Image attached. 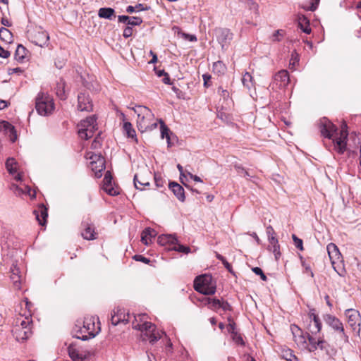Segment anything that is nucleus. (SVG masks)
Returning <instances> with one entry per match:
<instances>
[{
	"label": "nucleus",
	"instance_id": "1",
	"mask_svg": "<svg viewBox=\"0 0 361 361\" xmlns=\"http://www.w3.org/2000/svg\"><path fill=\"white\" fill-rule=\"evenodd\" d=\"M318 125L321 135L331 140L329 145L324 142V145L328 150L335 151L339 154H343L347 149L348 137L347 123L344 121L341 124L339 132H338L337 126L326 117L321 118Z\"/></svg>",
	"mask_w": 361,
	"mask_h": 361
},
{
	"label": "nucleus",
	"instance_id": "2",
	"mask_svg": "<svg viewBox=\"0 0 361 361\" xmlns=\"http://www.w3.org/2000/svg\"><path fill=\"white\" fill-rule=\"evenodd\" d=\"M146 317L145 314L135 317V321L133 322V328L141 331L142 341H149L153 345L161 338L164 332L158 330L155 324L144 321Z\"/></svg>",
	"mask_w": 361,
	"mask_h": 361
},
{
	"label": "nucleus",
	"instance_id": "3",
	"mask_svg": "<svg viewBox=\"0 0 361 361\" xmlns=\"http://www.w3.org/2000/svg\"><path fill=\"white\" fill-rule=\"evenodd\" d=\"M137 115V128L141 133L147 130H152L157 127V123H151L150 121L153 117L151 110L144 106H137L133 109Z\"/></svg>",
	"mask_w": 361,
	"mask_h": 361
},
{
	"label": "nucleus",
	"instance_id": "4",
	"mask_svg": "<svg viewBox=\"0 0 361 361\" xmlns=\"http://www.w3.org/2000/svg\"><path fill=\"white\" fill-rule=\"evenodd\" d=\"M194 289L203 295H213L216 292V281L210 274H202L194 280Z\"/></svg>",
	"mask_w": 361,
	"mask_h": 361
},
{
	"label": "nucleus",
	"instance_id": "5",
	"mask_svg": "<svg viewBox=\"0 0 361 361\" xmlns=\"http://www.w3.org/2000/svg\"><path fill=\"white\" fill-rule=\"evenodd\" d=\"M35 109L42 116L51 114L54 109L53 99L48 94L39 92L35 99Z\"/></svg>",
	"mask_w": 361,
	"mask_h": 361
},
{
	"label": "nucleus",
	"instance_id": "6",
	"mask_svg": "<svg viewBox=\"0 0 361 361\" xmlns=\"http://www.w3.org/2000/svg\"><path fill=\"white\" fill-rule=\"evenodd\" d=\"M323 319L327 326L339 335L341 341L345 343L349 342V336L345 332L344 325L338 317L331 314H325L323 315Z\"/></svg>",
	"mask_w": 361,
	"mask_h": 361
},
{
	"label": "nucleus",
	"instance_id": "7",
	"mask_svg": "<svg viewBox=\"0 0 361 361\" xmlns=\"http://www.w3.org/2000/svg\"><path fill=\"white\" fill-rule=\"evenodd\" d=\"M308 341L310 343V352H314L319 349L324 351L327 355L331 356L336 351L331 345L324 339V336L316 338L312 335L307 334Z\"/></svg>",
	"mask_w": 361,
	"mask_h": 361
},
{
	"label": "nucleus",
	"instance_id": "8",
	"mask_svg": "<svg viewBox=\"0 0 361 361\" xmlns=\"http://www.w3.org/2000/svg\"><path fill=\"white\" fill-rule=\"evenodd\" d=\"M97 121L94 116H89L80 122L78 129V135L80 138L88 140L94 135L97 129Z\"/></svg>",
	"mask_w": 361,
	"mask_h": 361
},
{
	"label": "nucleus",
	"instance_id": "9",
	"mask_svg": "<svg viewBox=\"0 0 361 361\" xmlns=\"http://www.w3.org/2000/svg\"><path fill=\"white\" fill-rule=\"evenodd\" d=\"M94 321V317H85L83 322V327L80 329V332L87 333V335L77 336L76 338L82 341L94 338L99 331V327L96 328Z\"/></svg>",
	"mask_w": 361,
	"mask_h": 361
},
{
	"label": "nucleus",
	"instance_id": "10",
	"mask_svg": "<svg viewBox=\"0 0 361 361\" xmlns=\"http://www.w3.org/2000/svg\"><path fill=\"white\" fill-rule=\"evenodd\" d=\"M291 331L294 341L298 346L300 348L306 349L310 352V343L307 338V334L310 333L307 331L304 334L302 329L296 325H293L291 326Z\"/></svg>",
	"mask_w": 361,
	"mask_h": 361
},
{
	"label": "nucleus",
	"instance_id": "11",
	"mask_svg": "<svg viewBox=\"0 0 361 361\" xmlns=\"http://www.w3.org/2000/svg\"><path fill=\"white\" fill-rule=\"evenodd\" d=\"M309 324L307 326V329L310 333V335L313 336L319 334L322 328V324L320 318L314 309H310L308 313Z\"/></svg>",
	"mask_w": 361,
	"mask_h": 361
},
{
	"label": "nucleus",
	"instance_id": "12",
	"mask_svg": "<svg viewBox=\"0 0 361 361\" xmlns=\"http://www.w3.org/2000/svg\"><path fill=\"white\" fill-rule=\"evenodd\" d=\"M80 232L82 237L85 240H92L97 238L98 233L95 231L94 224L90 219H87L82 221Z\"/></svg>",
	"mask_w": 361,
	"mask_h": 361
},
{
	"label": "nucleus",
	"instance_id": "13",
	"mask_svg": "<svg viewBox=\"0 0 361 361\" xmlns=\"http://www.w3.org/2000/svg\"><path fill=\"white\" fill-rule=\"evenodd\" d=\"M216 39L222 49H226L233 39V33L227 28H216L215 30Z\"/></svg>",
	"mask_w": 361,
	"mask_h": 361
},
{
	"label": "nucleus",
	"instance_id": "14",
	"mask_svg": "<svg viewBox=\"0 0 361 361\" xmlns=\"http://www.w3.org/2000/svg\"><path fill=\"white\" fill-rule=\"evenodd\" d=\"M290 82L289 73L286 70H281L275 74L271 83L272 89H281L286 87Z\"/></svg>",
	"mask_w": 361,
	"mask_h": 361
},
{
	"label": "nucleus",
	"instance_id": "15",
	"mask_svg": "<svg viewBox=\"0 0 361 361\" xmlns=\"http://www.w3.org/2000/svg\"><path fill=\"white\" fill-rule=\"evenodd\" d=\"M78 110L87 112L92 111L93 104L89 94L85 92L80 93L78 96Z\"/></svg>",
	"mask_w": 361,
	"mask_h": 361
},
{
	"label": "nucleus",
	"instance_id": "16",
	"mask_svg": "<svg viewBox=\"0 0 361 361\" xmlns=\"http://www.w3.org/2000/svg\"><path fill=\"white\" fill-rule=\"evenodd\" d=\"M68 353L73 361H85L89 357V353L80 352L74 343L68 346Z\"/></svg>",
	"mask_w": 361,
	"mask_h": 361
},
{
	"label": "nucleus",
	"instance_id": "17",
	"mask_svg": "<svg viewBox=\"0 0 361 361\" xmlns=\"http://www.w3.org/2000/svg\"><path fill=\"white\" fill-rule=\"evenodd\" d=\"M12 333L16 341L23 342L32 334V330L26 327H20L19 324H15Z\"/></svg>",
	"mask_w": 361,
	"mask_h": 361
},
{
	"label": "nucleus",
	"instance_id": "18",
	"mask_svg": "<svg viewBox=\"0 0 361 361\" xmlns=\"http://www.w3.org/2000/svg\"><path fill=\"white\" fill-rule=\"evenodd\" d=\"M31 37V42L40 47L47 46L49 40V34L46 31L43 30L35 32Z\"/></svg>",
	"mask_w": 361,
	"mask_h": 361
},
{
	"label": "nucleus",
	"instance_id": "19",
	"mask_svg": "<svg viewBox=\"0 0 361 361\" xmlns=\"http://www.w3.org/2000/svg\"><path fill=\"white\" fill-rule=\"evenodd\" d=\"M345 314L348 318V323L353 329H355L356 325L360 326L361 317L360 312L353 309H348L345 311Z\"/></svg>",
	"mask_w": 361,
	"mask_h": 361
},
{
	"label": "nucleus",
	"instance_id": "20",
	"mask_svg": "<svg viewBox=\"0 0 361 361\" xmlns=\"http://www.w3.org/2000/svg\"><path fill=\"white\" fill-rule=\"evenodd\" d=\"M112 176L110 171H106L104 178L103 180L104 190L110 195L115 196L119 194V192L117 189H115L112 187Z\"/></svg>",
	"mask_w": 361,
	"mask_h": 361
},
{
	"label": "nucleus",
	"instance_id": "21",
	"mask_svg": "<svg viewBox=\"0 0 361 361\" xmlns=\"http://www.w3.org/2000/svg\"><path fill=\"white\" fill-rule=\"evenodd\" d=\"M268 242L269 245L267 246V250L272 252L274 255L276 261H279L281 256V252L280 251V245L276 236H271V238L268 240Z\"/></svg>",
	"mask_w": 361,
	"mask_h": 361
},
{
	"label": "nucleus",
	"instance_id": "22",
	"mask_svg": "<svg viewBox=\"0 0 361 361\" xmlns=\"http://www.w3.org/2000/svg\"><path fill=\"white\" fill-rule=\"evenodd\" d=\"M157 243L161 246H164L169 250V247H172L177 243V238L175 235L163 234L158 237Z\"/></svg>",
	"mask_w": 361,
	"mask_h": 361
},
{
	"label": "nucleus",
	"instance_id": "23",
	"mask_svg": "<svg viewBox=\"0 0 361 361\" xmlns=\"http://www.w3.org/2000/svg\"><path fill=\"white\" fill-rule=\"evenodd\" d=\"M128 321V319L126 318L125 311L121 309L114 310L111 313V322L114 326H116L120 323H127Z\"/></svg>",
	"mask_w": 361,
	"mask_h": 361
},
{
	"label": "nucleus",
	"instance_id": "24",
	"mask_svg": "<svg viewBox=\"0 0 361 361\" xmlns=\"http://www.w3.org/2000/svg\"><path fill=\"white\" fill-rule=\"evenodd\" d=\"M169 188L177 199L183 202L185 200L184 188L176 182H170L169 183Z\"/></svg>",
	"mask_w": 361,
	"mask_h": 361
},
{
	"label": "nucleus",
	"instance_id": "25",
	"mask_svg": "<svg viewBox=\"0 0 361 361\" xmlns=\"http://www.w3.org/2000/svg\"><path fill=\"white\" fill-rule=\"evenodd\" d=\"M36 219L42 226L45 225L48 217V212L47 207L44 204H41L37 209L33 212Z\"/></svg>",
	"mask_w": 361,
	"mask_h": 361
},
{
	"label": "nucleus",
	"instance_id": "26",
	"mask_svg": "<svg viewBox=\"0 0 361 361\" xmlns=\"http://www.w3.org/2000/svg\"><path fill=\"white\" fill-rule=\"evenodd\" d=\"M0 128H4V130L8 133L10 140L15 142L17 139L16 130L13 125L8 121H3L0 122Z\"/></svg>",
	"mask_w": 361,
	"mask_h": 361
},
{
	"label": "nucleus",
	"instance_id": "27",
	"mask_svg": "<svg viewBox=\"0 0 361 361\" xmlns=\"http://www.w3.org/2000/svg\"><path fill=\"white\" fill-rule=\"evenodd\" d=\"M298 27L303 32L308 35L311 33L312 29L310 25V20L306 16L303 15L299 16L298 18Z\"/></svg>",
	"mask_w": 361,
	"mask_h": 361
},
{
	"label": "nucleus",
	"instance_id": "28",
	"mask_svg": "<svg viewBox=\"0 0 361 361\" xmlns=\"http://www.w3.org/2000/svg\"><path fill=\"white\" fill-rule=\"evenodd\" d=\"M98 16L101 18L112 20L116 18L115 11L112 8L104 7L98 11Z\"/></svg>",
	"mask_w": 361,
	"mask_h": 361
},
{
	"label": "nucleus",
	"instance_id": "29",
	"mask_svg": "<svg viewBox=\"0 0 361 361\" xmlns=\"http://www.w3.org/2000/svg\"><path fill=\"white\" fill-rule=\"evenodd\" d=\"M160 122V130H161V137L162 139L166 138L167 140L168 147H171L172 146V143L171 142L170 134H171L169 128L164 123L162 120L159 121Z\"/></svg>",
	"mask_w": 361,
	"mask_h": 361
},
{
	"label": "nucleus",
	"instance_id": "30",
	"mask_svg": "<svg viewBox=\"0 0 361 361\" xmlns=\"http://www.w3.org/2000/svg\"><path fill=\"white\" fill-rule=\"evenodd\" d=\"M92 169L95 173L97 178H100L102 176V171L105 169V159H100L96 164H91Z\"/></svg>",
	"mask_w": 361,
	"mask_h": 361
},
{
	"label": "nucleus",
	"instance_id": "31",
	"mask_svg": "<svg viewBox=\"0 0 361 361\" xmlns=\"http://www.w3.org/2000/svg\"><path fill=\"white\" fill-rule=\"evenodd\" d=\"M56 94L57 97L61 100H65L66 99V94L65 92V82L63 79H61L60 81L56 84Z\"/></svg>",
	"mask_w": 361,
	"mask_h": 361
},
{
	"label": "nucleus",
	"instance_id": "32",
	"mask_svg": "<svg viewBox=\"0 0 361 361\" xmlns=\"http://www.w3.org/2000/svg\"><path fill=\"white\" fill-rule=\"evenodd\" d=\"M27 49L21 44H18L14 54V58L18 62H23L26 56Z\"/></svg>",
	"mask_w": 361,
	"mask_h": 361
},
{
	"label": "nucleus",
	"instance_id": "33",
	"mask_svg": "<svg viewBox=\"0 0 361 361\" xmlns=\"http://www.w3.org/2000/svg\"><path fill=\"white\" fill-rule=\"evenodd\" d=\"M154 236H155V231L154 230H153L150 228H145L142 233L141 241L145 245H148V243H149L148 240H150L151 238L154 237Z\"/></svg>",
	"mask_w": 361,
	"mask_h": 361
},
{
	"label": "nucleus",
	"instance_id": "34",
	"mask_svg": "<svg viewBox=\"0 0 361 361\" xmlns=\"http://www.w3.org/2000/svg\"><path fill=\"white\" fill-rule=\"evenodd\" d=\"M32 321L29 317L19 316L16 321V324H19L20 327H26L32 330Z\"/></svg>",
	"mask_w": 361,
	"mask_h": 361
},
{
	"label": "nucleus",
	"instance_id": "35",
	"mask_svg": "<svg viewBox=\"0 0 361 361\" xmlns=\"http://www.w3.org/2000/svg\"><path fill=\"white\" fill-rule=\"evenodd\" d=\"M327 250H328L329 257L331 259H339L341 254L339 252L338 248L337 247V246L335 244L330 243L329 245H328Z\"/></svg>",
	"mask_w": 361,
	"mask_h": 361
},
{
	"label": "nucleus",
	"instance_id": "36",
	"mask_svg": "<svg viewBox=\"0 0 361 361\" xmlns=\"http://www.w3.org/2000/svg\"><path fill=\"white\" fill-rule=\"evenodd\" d=\"M281 356L287 361H299L298 358L294 355L293 351L289 348L283 349Z\"/></svg>",
	"mask_w": 361,
	"mask_h": 361
},
{
	"label": "nucleus",
	"instance_id": "37",
	"mask_svg": "<svg viewBox=\"0 0 361 361\" xmlns=\"http://www.w3.org/2000/svg\"><path fill=\"white\" fill-rule=\"evenodd\" d=\"M0 39L2 41H4L8 43H11L12 42L13 35L8 29H7L6 27H1L0 28Z\"/></svg>",
	"mask_w": 361,
	"mask_h": 361
},
{
	"label": "nucleus",
	"instance_id": "38",
	"mask_svg": "<svg viewBox=\"0 0 361 361\" xmlns=\"http://www.w3.org/2000/svg\"><path fill=\"white\" fill-rule=\"evenodd\" d=\"M212 68H213V72L214 73L218 74L219 75L224 74V73L226 71V66L221 61H218L214 62L213 63Z\"/></svg>",
	"mask_w": 361,
	"mask_h": 361
},
{
	"label": "nucleus",
	"instance_id": "39",
	"mask_svg": "<svg viewBox=\"0 0 361 361\" xmlns=\"http://www.w3.org/2000/svg\"><path fill=\"white\" fill-rule=\"evenodd\" d=\"M134 185L136 189L142 190L140 186H149L150 183L148 180L145 179L143 177H140L139 180V176L135 174L133 178Z\"/></svg>",
	"mask_w": 361,
	"mask_h": 361
},
{
	"label": "nucleus",
	"instance_id": "40",
	"mask_svg": "<svg viewBox=\"0 0 361 361\" xmlns=\"http://www.w3.org/2000/svg\"><path fill=\"white\" fill-rule=\"evenodd\" d=\"M169 250H174L179 252L188 254L190 252V248L188 246H185L178 243V241L177 240V243H174L172 247H169Z\"/></svg>",
	"mask_w": 361,
	"mask_h": 361
},
{
	"label": "nucleus",
	"instance_id": "41",
	"mask_svg": "<svg viewBox=\"0 0 361 361\" xmlns=\"http://www.w3.org/2000/svg\"><path fill=\"white\" fill-rule=\"evenodd\" d=\"M123 130L126 133L128 137L135 138L136 140V133L132 126V124L126 121L123 124Z\"/></svg>",
	"mask_w": 361,
	"mask_h": 361
},
{
	"label": "nucleus",
	"instance_id": "42",
	"mask_svg": "<svg viewBox=\"0 0 361 361\" xmlns=\"http://www.w3.org/2000/svg\"><path fill=\"white\" fill-rule=\"evenodd\" d=\"M205 300H206V304L209 305V307L211 310L216 311L220 308L221 300H220L219 299H217V298L211 299L209 298H207L205 299Z\"/></svg>",
	"mask_w": 361,
	"mask_h": 361
},
{
	"label": "nucleus",
	"instance_id": "43",
	"mask_svg": "<svg viewBox=\"0 0 361 361\" xmlns=\"http://www.w3.org/2000/svg\"><path fill=\"white\" fill-rule=\"evenodd\" d=\"M242 82L245 87L251 89L253 87L252 76L248 72H246L242 78Z\"/></svg>",
	"mask_w": 361,
	"mask_h": 361
},
{
	"label": "nucleus",
	"instance_id": "44",
	"mask_svg": "<svg viewBox=\"0 0 361 361\" xmlns=\"http://www.w3.org/2000/svg\"><path fill=\"white\" fill-rule=\"evenodd\" d=\"M148 8H149L145 6L143 4H137V5H135V6H128L126 8V12L129 13H133L137 11H147L148 10Z\"/></svg>",
	"mask_w": 361,
	"mask_h": 361
},
{
	"label": "nucleus",
	"instance_id": "45",
	"mask_svg": "<svg viewBox=\"0 0 361 361\" xmlns=\"http://www.w3.org/2000/svg\"><path fill=\"white\" fill-rule=\"evenodd\" d=\"M234 169H235L236 172L238 173V175L245 177V178H254L253 176H252L243 166H242L240 164H235Z\"/></svg>",
	"mask_w": 361,
	"mask_h": 361
},
{
	"label": "nucleus",
	"instance_id": "46",
	"mask_svg": "<svg viewBox=\"0 0 361 361\" xmlns=\"http://www.w3.org/2000/svg\"><path fill=\"white\" fill-rule=\"evenodd\" d=\"M16 164L15 159L13 158H8L6 161V167L9 173L13 174L17 171V169L15 166Z\"/></svg>",
	"mask_w": 361,
	"mask_h": 361
},
{
	"label": "nucleus",
	"instance_id": "47",
	"mask_svg": "<svg viewBox=\"0 0 361 361\" xmlns=\"http://www.w3.org/2000/svg\"><path fill=\"white\" fill-rule=\"evenodd\" d=\"M286 32L284 30H276L271 37V40L274 42H281L284 37Z\"/></svg>",
	"mask_w": 361,
	"mask_h": 361
},
{
	"label": "nucleus",
	"instance_id": "48",
	"mask_svg": "<svg viewBox=\"0 0 361 361\" xmlns=\"http://www.w3.org/2000/svg\"><path fill=\"white\" fill-rule=\"evenodd\" d=\"M216 258L222 262V264L224 265L225 268L230 273L233 274V275L235 274L232 269V267H231V264L228 262V261L226 259V258L224 257H223L220 254H216Z\"/></svg>",
	"mask_w": 361,
	"mask_h": 361
},
{
	"label": "nucleus",
	"instance_id": "49",
	"mask_svg": "<svg viewBox=\"0 0 361 361\" xmlns=\"http://www.w3.org/2000/svg\"><path fill=\"white\" fill-rule=\"evenodd\" d=\"M142 19L140 17H130V20L128 21V25L131 26L140 25L142 23Z\"/></svg>",
	"mask_w": 361,
	"mask_h": 361
},
{
	"label": "nucleus",
	"instance_id": "50",
	"mask_svg": "<svg viewBox=\"0 0 361 361\" xmlns=\"http://www.w3.org/2000/svg\"><path fill=\"white\" fill-rule=\"evenodd\" d=\"M154 178L157 188H159L164 186L166 180L160 175L155 173Z\"/></svg>",
	"mask_w": 361,
	"mask_h": 361
},
{
	"label": "nucleus",
	"instance_id": "51",
	"mask_svg": "<svg viewBox=\"0 0 361 361\" xmlns=\"http://www.w3.org/2000/svg\"><path fill=\"white\" fill-rule=\"evenodd\" d=\"M90 154L87 158L91 160L90 164H96L100 159H104L100 154H96L93 152L87 153V155Z\"/></svg>",
	"mask_w": 361,
	"mask_h": 361
},
{
	"label": "nucleus",
	"instance_id": "52",
	"mask_svg": "<svg viewBox=\"0 0 361 361\" xmlns=\"http://www.w3.org/2000/svg\"><path fill=\"white\" fill-rule=\"evenodd\" d=\"M11 190L14 192V194L16 196H21L22 195L25 194L24 190L14 183L11 185Z\"/></svg>",
	"mask_w": 361,
	"mask_h": 361
},
{
	"label": "nucleus",
	"instance_id": "53",
	"mask_svg": "<svg viewBox=\"0 0 361 361\" xmlns=\"http://www.w3.org/2000/svg\"><path fill=\"white\" fill-rule=\"evenodd\" d=\"M292 238L295 247L300 250H303V243L302 239L298 238L295 234L292 235Z\"/></svg>",
	"mask_w": 361,
	"mask_h": 361
},
{
	"label": "nucleus",
	"instance_id": "54",
	"mask_svg": "<svg viewBox=\"0 0 361 361\" xmlns=\"http://www.w3.org/2000/svg\"><path fill=\"white\" fill-rule=\"evenodd\" d=\"M100 135H101V133H99L97 134V135L94 137V139L91 145V147L92 149H98L102 146Z\"/></svg>",
	"mask_w": 361,
	"mask_h": 361
},
{
	"label": "nucleus",
	"instance_id": "55",
	"mask_svg": "<svg viewBox=\"0 0 361 361\" xmlns=\"http://www.w3.org/2000/svg\"><path fill=\"white\" fill-rule=\"evenodd\" d=\"M252 270L255 274L260 276L262 281H266L267 280V276L264 274L261 268L256 267H253Z\"/></svg>",
	"mask_w": 361,
	"mask_h": 361
},
{
	"label": "nucleus",
	"instance_id": "56",
	"mask_svg": "<svg viewBox=\"0 0 361 361\" xmlns=\"http://www.w3.org/2000/svg\"><path fill=\"white\" fill-rule=\"evenodd\" d=\"M228 320L229 322V324L228 325V331L231 333L232 335L234 334L235 333H237V331H235V323L233 321L232 318L229 317L228 318Z\"/></svg>",
	"mask_w": 361,
	"mask_h": 361
},
{
	"label": "nucleus",
	"instance_id": "57",
	"mask_svg": "<svg viewBox=\"0 0 361 361\" xmlns=\"http://www.w3.org/2000/svg\"><path fill=\"white\" fill-rule=\"evenodd\" d=\"M232 338L237 344L245 345V342L243 339V337L240 334H238V332L232 335Z\"/></svg>",
	"mask_w": 361,
	"mask_h": 361
},
{
	"label": "nucleus",
	"instance_id": "58",
	"mask_svg": "<svg viewBox=\"0 0 361 361\" xmlns=\"http://www.w3.org/2000/svg\"><path fill=\"white\" fill-rule=\"evenodd\" d=\"M202 78L204 80V86L205 87H209L212 85L211 79L212 76L209 74H203Z\"/></svg>",
	"mask_w": 361,
	"mask_h": 361
},
{
	"label": "nucleus",
	"instance_id": "59",
	"mask_svg": "<svg viewBox=\"0 0 361 361\" xmlns=\"http://www.w3.org/2000/svg\"><path fill=\"white\" fill-rule=\"evenodd\" d=\"M133 259L136 261L142 262L145 264H149L150 260L149 259L141 255H135L133 256Z\"/></svg>",
	"mask_w": 361,
	"mask_h": 361
},
{
	"label": "nucleus",
	"instance_id": "60",
	"mask_svg": "<svg viewBox=\"0 0 361 361\" xmlns=\"http://www.w3.org/2000/svg\"><path fill=\"white\" fill-rule=\"evenodd\" d=\"M133 35V28L130 26H126L123 32V36L125 38H128Z\"/></svg>",
	"mask_w": 361,
	"mask_h": 361
},
{
	"label": "nucleus",
	"instance_id": "61",
	"mask_svg": "<svg viewBox=\"0 0 361 361\" xmlns=\"http://www.w3.org/2000/svg\"><path fill=\"white\" fill-rule=\"evenodd\" d=\"M266 233L267 235L268 240L270 239L271 238V236H276V232L271 226H268L267 227Z\"/></svg>",
	"mask_w": 361,
	"mask_h": 361
},
{
	"label": "nucleus",
	"instance_id": "62",
	"mask_svg": "<svg viewBox=\"0 0 361 361\" xmlns=\"http://www.w3.org/2000/svg\"><path fill=\"white\" fill-rule=\"evenodd\" d=\"M182 37L190 42H196L197 40V37L195 35H190L188 33H182Z\"/></svg>",
	"mask_w": 361,
	"mask_h": 361
},
{
	"label": "nucleus",
	"instance_id": "63",
	"mask_svg": "<svg viewBox=\"0 0 361 361\" xmlns=\"http://www.w3.org/2000/svg\"><path fill=\"white\" fill-rule=\"evenodd\" d=\"M219 94L224 99H227L229 97V92L228 90L223 89L221 87H219L217 90Z\"/></svg>",
	"mask_w": 361,
	"mask_h": 361
},
{
	"label": "nucleus",
	"instance_id": "64",
	"mask_svg": "<svg viewBox=\"0 0 361 361\" xmlns=\"http://www.w3.org/2000/svg\"><path fill=\"white\" fill-rule=\"evenodd\" d=\"M220 308H221L224 311H231L232 307L231 305L227 302L222 300L221 302Z\"/></svg>",
	"mask_w": 361,
	"mask_h": 361
}]
</instances>
